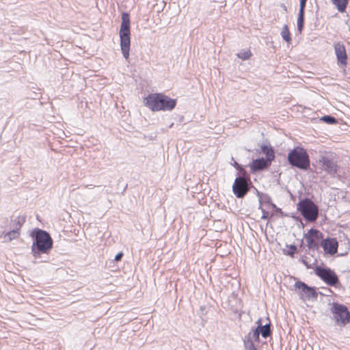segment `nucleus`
Returning a JSON list of instances; mask_svg holds the SVG:
<instances>
[{"label": "nucleus", "mask_w": 350, "mask_h": 350, "mask_svg": "<svg viewBox=\"0 0 350 350\" xmlns=\"http://www.w3.org/2000/svg\"><path fill=\"white\" fill-rule=\"evenodd\" d=\"M259 338V332L258 329L252 330L244 340L245 350H257L254 342H258Z\"/></svg>", "instance_id": "nucleus-12"}, {"label": "nucleus", "mask_w": 350, "mask_h": 350, "mask_svg": "<svg viewBox=\"0 0 350 350\" xmlns=\"http://www.w3.org/2000/svg\"><path fill=\"white\" fill-rule=\"evenodd\" d=\"M332 2L336 6L339 12H345L347 4V0H332Z\"/></svg>", "instance_id": "nucleus-21"}, {"label": "nucleus", "mask_w": 350, "mask_h": 350, "mask_svg": "<svg viewBox=\"0 0 350 350\" xmlns=\"http://www.w3.org/2000/svg\"><path fill=\"white\" fill-rule=\"evenodd\" d=\"M183 119H184V117L183 116H180L179 121L182 122L183 120Z\"/></svg>", "instance_id": "nucleus-35"}, {"label": "nucleus", "mask_w": 350, "mask_h": 350, "mask_svg": "<svg viewBox=\"0 0 350 350\" xmlns=\"http://www.w3.org/2000/svg\"><path fill=\"white\" fill-rule=\"evenodd\" d=\"M314 273L327 285L336 286L339 282L338 278L335 272L329 268L317 267Z\"/></svg>", "instance_id": "nucleus-7"}, {"label": "nucleus", "mask_w": 350, "mask_h": 350, "mask_svg": "<svg viewBox=\"0 0 350 350\" xmlns=\"http://www.w3.org/2000/svg\"><path fill=\"white\" fill-rule=\"evenodd\" d=\"M257 323L258 326L256 329H258L259 334L260 333L263 338H267L271 334L269 324L262 326L260 323V319H259Z\"/></svg>", "instance_id": "nucleus-19"}, {"label": "nucleus", "mask_w": 350, "mask_h": 350, "mask_svg": "<svg viewBox=\"0 0 350 350\" xmlns=\"http://www.w3.org/2000/svg\"><path fill=\"white\" fill-rule=\"evenodd\" d=\"M237 283H238L239 288H241V279L237 280Z\"/></svg>", "instance_id": "nucleus-31"}, {"label": "nucleus", "mask_w": 350, "mask_h": 350, "mask_svg": "<svg viewBox=\"0 0 350 350\" xmlns=\"http://www.w3.org/2000/svg\"><path fill=\"white\" fill-rule=\"evenodd\" d=\"M269 217V213L267 212H263V214L262 215V219H267Z\"/></svg>", "instance_id": "nucleus-30"}, {"label": "nucleus", "mask_w": 350, "mask_h": 350, "mask_svg": "<svg viewBox=\"0 0 350 350\" xmlns=\"http://www.w3.org/2000/svg\"><path fill=\"white\" fill-rule=\"evenodd\" d=\"M281 36L287 43L291 41V33L286 25L283 26L281 31Z\"/></svg>", "instance_id": "nucleus-22"}, {"label": "nucleus", "mask_w": 350, "mask_h": 350, "mask_svg": "<svg viewBox=\"0 0 350 350\" xmlns=\"http://www.w3.org/2000/svg\"><path fill=\"white\" fill-rule=\"evenodd\" d=\"M300 5H299V12H304V8L306 7V3L307 0H299Z\"/></svg>", "instance_id": "nucleus-28"}, {"label": "nucleus", "mask_w": 350, "mask_h": 350, "mask_svg": "<svg viewBox=\"0 0 350 350\" xmlns=\"http://www.w3.org/2000/svg\"><path fill=\"white\" fill-rule=\"evenodd\" d=\"M252 56V53L250 50H247L245 51L243 53H242V60L243 59H247Z\"/></svg>", "instance_id": "nucleus-29"}, {"label": "nucleus", "mask_w": 350, "mask_h": 350, "mask_svg": "<svg viewBox=\"0 0 350 350\" xmlns=\"http://www.w3.org/2000/svg\"><path fill=\"white\" fill-rule=\"evenodd\" d=\"M20 234H21V232H16L13 229H11L10 230H9L8 232H6L4 234V236H3L4 241L5 242H10L14 239H18L19 237Z\"/></svg>", "instance_id": "nucleus-20"}, {"label": "nucleus", "mask_w": 350, "mask_h": 350, "mask_svg": "<svg viewBox=\"0 0 350 350\" xmlns=\"http://www.w3.org/2000/svg\"><path fill=\"white\" fill-rule=\"evenodd\" d=\"M295 287L299 291L300 298L303 300L310 299L311 298H316L317 293L315 290L308 286L305 283L297 282L295 284Z\"/></svg>", "instance_id": "nucleus-9"}, {"label": "nucleus", "mask_w": 350, "mask_h": 350, "mask_svg": "<svg viewBox=\"0 0 350 350\" xmlns=\"http://www.w3.org/2000/svg\"><path fill=\"white\" fill-rule=\"evenodd\" d=\"M333 315L338 325H345L349 321L350 316L347 308L340 304L333 305Z\"/></svg>", "instance_id": "nucleus-8"}, {"label": "nucleus", "mask_w": 350, "mask_h": 350, "mask_svg": "<svg viewBox=\"0 0 350 350\" xmlns=\"http://www.w3.org/2000/svg\"><path fill=\"white\" fill-rule=\"evenodd\" d=\"M238 58L241 59V52H239L236 54Z\"/></svg>", "instance_id": "nucleus-32"}, {"label": "nucleus", "mask_w": 350, "mask_h": 350, "mask_svg": "<svg viewBox=\"0 0 350 350\" xmlns=\"http://www.w3.org/2000/svg\"><path fill=\"white\" fill-rule=\"evenodd\" d=\"M126 188H127V184H126L125 187H124L122 193H123L126 191Z\"/></svg>", "instance_id": "nucleus-34"}, {"label": "nucleus", "mask_w": 350, "mask_h": 350, "mask_svg": "<svg viewBox=\"0 0 350 350\" xmlns=\"http://www.w3.org/2000/svg\"><path fill=\"white\" fill-rule=\"evenodd\" d=\"M321 246L325 253L333 255L337 252L338 244L336 239L328 238L322 241Z\"/></svg>", "instance_id": "nucleus-13"}, {"label": "nucleus", "mask_w": 350, "mask_h": 350, "mask_svg": "<svg viewBox=\"0 0 350 350\" xmlns=\"http://www.w3.org/2000/svg\"><path fill=\"white\" fill-rule=\"evenodd\" d=\"M230 164L233 165L237 170L236 178L232 185V192L235 196L240 199L241 198V164H239L234 157H231Z\"/></svg>", "instance_id": "nucleus-10"}, {"label": "nucleus", "mask_w": 350, "mask_h": 350, "mask_svg": "<svg viewBox=\"0 0 350 350\" xmlns=\"http://www.w3.org/2000/svg\"><path fill=\"white\" fill-rule=\"evenodd\" d=\"M334 51L338 62L344 66L347 65V56L344 44L340 42L334 44Z\"/></svg>", "instance_id": "nucleus-14"}, {"label": "nucleus", "mask_w": 350, "mask_h": 350, "mask_svg": "<svg viewBox=\"0 0 350 350\" xmlns=\"http://www.w3.org/2000/svg\"><path fill=\"white\" fill-rule=\"evenodd\" d=\"M305 239L309 245L312 247L315 245V241L322 239V233L317 230L310 229L306 234Z\"/></svg>", "instance_id": "nucleus-15"}, {"label": "nucleus", "mask_w": 350, "mask_h": 350, "mask_svg": "<svg viewBox=\"0 0 350 350\" xmlns=\"http://www.w3.org/2000/svg\"><path fill=\"white\" fill-rule=\"evenodd\" d=\"M321 120L327 124H335L336 123V120L334 117L329 116H324L321 118Z\"/></svg>", "instance_id": "nucleus-26"}, {"label": "nucleus", "mask_w": 350, "mask_h": 350, "mask_svg": "<svg viewBox=\"0 0 350 350\" xmlns=\"http://www.w3.org/2000/svg\"><path fill=\"white\" fill-rule=\"evenodd\" d=\"M282 9H284L285 11H286V7L284 5H282Z\"/></svg>", "instance_id": "nucleus-36"}, {"label": "nucleus", "mask_w": 350, "mask_h": 350, "mask_svg": "<svg viewBox=\"0 0 350 350\" xmlns=\"http://www.w3.org/2000/svg\"><path fill=\"white\" fill-rule=\"evenodd\" d=\"M298 209L301 215L308 221H314L318 217V208L310 200L306 199L298 204Z\"/></svg>", "instance_id": "nucleus-6"}, {"label": "nucleus", "mask_w": 350, "mask_h": 350, "mask_svg": "<svg viewBox=\"0 0 350 350\" xmlns=\"http://www.w3.org/2000/svg\"><path fill=\"white\" fill-rule=\"evenodd\" d=\"M288 160L291 165L301 170H307L310 166V159L306 150L303 148L296 147L288 155Z\"/></svg>", "instance_id": "nucleus-4"}, {"label": "nucleus", "mask_w": 350, "mask_h": 350, "mask_svg": "<svg viewBox=\"0 0 350 350\" xmlns=\"http://www.w3.org/2000/svg\"><path fill=\"white\" fill-rule=\"evenodd\" d=\"M248 191V185L245 177L242 174V198Z\"/></svg>", "instance_id": "nucleus-25"}, {"label": "nucleus", "mask_w": 350, "mask_h": 350, "mask_svg": "<svg viewBox=\"0 0 350 350\" xmlns=\"http://www.w3.org/2000/svg\"><path fill=\"white\" fill-rule=\"evenodd\" d=\"M224 306L228 312L229 318L232 321H241V298L239 297V291H234L228 297Z\"/></svg>", "instance_id": "nucleus-5"}, {"label": "nucleus", "mask_w": 350, "mask_h": 350, "mask_svg": "<svg viewBox=\"0 0 350 350\" xmlns=\"http://www.w3.org/2000/svg\"><path fill=\"white\" fill-rule=\"evenodd\" d=\"M304 12H299L297 18V30L301 32L304 27Z\"/></svg>", "instance_id": "nucleus-24"}, {"label": "nucleus", "mask_w": 350, "mask_h": 350, "mask_svg": "<svg viewBox=\"0 0 350 350\" xmlns=\"http://www.w3.org/2000/svg\"><path fill=\"white\" fill-rule=\"evenodd\" d=\"M143 104L152 112L172 111L177 105V99L163 92H150L143 97Z\"/></svg>", "instance_id": "nucleus-2"}, {"label": "nucleus", "mask_w": 350, "mask_h": 350, "mask_svg": "<svg viewBox=\"0 0 350 350\" xmlns=\"http://www.w3.org/2000/svg\"><path fill=\"white\" fill-rule=\"evenodd\" d=\"M32 239L31 254L35 259L48 256L53 248L54 241L50 233L45 230L35 228L29 233Z\"/></svg>", "instance_id": "nucleus-1"}, {"label": "nucleus", "mask_w": 350, "mask_h": 350, "mask_svg": "<svg viewBox=\"0 0 350 350\" xmlns=\"http://www.w3.org/2000/svg\"><path fill=\"white\" fill-rule=\"evenodd\" d=\"M45 258H45V259L42 260H41V262H48V259H49V258H48V257H45Z\"/></svg>", "instance_id": "nucleus-33"}, {"label": "nucleus", "mask_w": 350, "mask_h": 350, "mask_svg": "<svg viewBox=\"0 0 350 350\" xmlns=\"http://www.w3.org/2000/svg\"><path fill=\"white\" fill-rule=\"evenodd\" d=\"M262 152L265 154L267 161L271 162L275 158V152L270 145L263 144L260 146Z\"/></svg>", "instance_id": "nucleus-18"}, {"label": "nucleus", "mask_w": 350, "mask_h": 350, "mask_svg": "<svg viewBox=\"0 0 350 350\" xmlns=\"http://www.w3.org/2000/svg\"><path fill=\"white\" fill-rule=\"evenodd\" d=\"M304 264L306 265V267H310V266L306 264V262L305 261H304Z\"/></svg>", "instance_id": "nucleus-38"}, {"label": "nucleus", "mask_w": 350, "mask_h": 350, "mask_svg": "<svg viewBox=\"0 0 350 350\" xmlns=\"http://www.w3.org/2000/svg\"><path fill=\"white\" fill-rule=\"evenodd\" d=\"M322 169L331 175H334L337 172L338 166L334 161L327 157H321L319 159Z\"/></svg>", "instance_id": "nucleus-11"}, {"label": "nucleus", "mask_w": 350, "mask_h": 350, "mask_svg": "<svg viewBox=\"0 0 350 350\" xmlns=\"http://www.w3.org/2000/svg\"><path fill=\"white\" fill-rule=\"evenodd\" d=\"M206 308L205 306H201L199 310L197 312L198 315L202 318L203 316L206 314Z\"/></svg>", "instance_id": "nucleus-27"}, {"label": "nucleus", "mask_w": 350, "mask_h": 350, "mask_svg": "<svg viewBox=\"0 0 350 350\" xmlns=\"http://www.w3.org/2000/svg\"><path fill=\"white\" fill-rule=\"evenodd\" d=\"M131 16L127 12L121 14V24L119 30L120 46L123 57L129 62L131 49Z\"/></svg>", "instance_id": "nucleus-3"}, {"label": "nucleus", "mask_w": 350, "mask_h": 350, "mask_svg": "<svg viewBox=\"0 0 350 350\" xmlns=\"http://www.w3.org/2000/svg\"><path fill=\"white\" fill-rule=\"evenodd\" d=\"M26 221V216L22 215L18 216L14 219H11V228L15 230L16 232H20V230Z\"/></svg>", "instance_id": "nucleus-17"}, {"label": "nucleus", "mask_w": 350, "mask_h": 350, "mask_svg": "<svg viewBox=\"0 0 350 350\" xmlns=\"http://www.w3.org/2000/svg\"><path fill=\"white\" fill-rule=\"evenodd\" d=\"M124 254L122 251L118 252L113 259L109 261V267H114V264L122 260Z\"/></svg>", "instance_id": "nucleus-23"}, {"label": "nucleus", "mask_w": 350, "mask_h": 350, "mask_svg": "<svg viewBox=\"0 0 350 350\" xmlns=\"http://www.w3.org/2000/svg\"><path fill=\"white\" fill-rule=\"evenodd\" d=\"M271 162L265 159L261 158L253 160L250 167L253 171L262 170L271 165Z\"/></svg>", "instance_id": "nucleus-16"}, {"label": "nucleus", "mask_w": 350, "mask_h": 350, "mask_svg": "<svg viewBox=\"0 0 350 350\" xmlns=\"http://www.w3.org/2000/svg\"><path fill=\"white\" fill-rule=\"evenodd\" d=\"M173 126H174V123H172V124L170 125V126H169V127H170V128H172V127H173Z\"/></svg>", "instance_id": "nucleus-37"}]
</instances>
